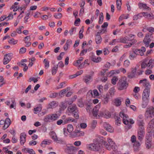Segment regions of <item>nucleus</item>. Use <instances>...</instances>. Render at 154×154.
Instances as JSON below:
<instances>
[{"instance_id": "obj_1", "label": "nucleus", "mask_w": 154, "mask_h": 154, "mask_svg": "<svg viewBox=\"0 0 154 154\" xmlns=\"http://www.w3.org/2000/svg\"><path fill=\"white\" fill-rule=\"evenodd\" d=\"M139 83L145 88L142 94V106L143 108H145L148 102V97L149 95L150 85L149 81L146 79L140 80Z\"/></svg>"}, {"instance_id": "obj_2", "label": "nucleus", "mask_w": 154, "mask_h": 154, "mask_svg": "<svg viewBox=\"0 0 154 154\" xmlns=\"http://www.w3.org/2000/svg\"><path fill=\"white\" fill-rule=\"evenodd\" d=\"M86 147L89 150L95 151H100L102 148V144L97 139L94 140L93 143L87 144Z\"/></svg>"}, {"instance_id": "obj_3", "label": "nucleus", "mask_w": 154, "mask_h": 154, "mask_svg": "<svg viewBox=\"0 0 154 154\" xmlns=\"http://www.w3.org/2000/svg\"><path fill=\"white\" fill-rule=\"evenodd\" d=\"M145 123H143V121L138 120L137 125L138 126L137 129V137L138 139L142 140L145 134Z\"/></svg>"}, {"instance_id": "obj_4", "label": "nucleus", "mask_w": 154, "mask_h": 154, "mask_svg": "<svg viewBox=\"0 0 154 154\" xmlns=\"http://www.w3.org/2000/svg\"><path fill=\"white\" fill-rule=\"evenodd\" d=\"M119 116L122 119L123 123L125 125H128V128H131V125L134 123V121L132 119H129L128 116L122 112H120Z\"/></svg>"}, {"instance_id": "obj_5", "label": "nucleus", "mask_w": 154, "mask_h": 154, "mask_svg": "<svg viewBox=\"0 0 154 154\" xmlns=\"http://www.w3.org/2000/svg\"><path fill=\"white\" fill-rule=\"evenodd\" d=\"M146 51V49L144 47H142L140 49H136L133 52H130L129 58L131 60H133L136 57L137 55L142 56Z\"/></svg>"}, {"instance_id": "obj_6", "label": "nucleus", "mask_w": 154, "mask_h": 154, "mask_svg": "<svg viewBox=\"0 0 154 154\" xmlns=\"http://www.w3.org/2000/svg\"><path fill=\"white\" fill-rule=\"evenodd\" d=\"M108 143L106 141H104L103 143L106 149L109 150L112 149L114 152H116L117 150V147L115 143L112 140V139L108 138L107 139Z\"/></svg>"}, {"instance_id": "obj_7", "label": "nucleus", "mask_w": 154, "mask_h": 154, "mask_svg": "<svg viewBox=\"0 0 154 154\" xmlns=\"http://www.w3.org/2000/svg\"><path fill=\"white\" fill-rule=\"evenodd\" d=\"M125 77H122L119 79L117 84L118 89L122 90L125 89L128 86V83Z\"/></svg>"}, {"instance_id": "obj_8", "label": "nucleus", "mask_w": 154, "mask_h": 154, "mask_svg": "<svg viewBox=\"0 0 154 154\" xmlns=\"http://www.w3.org/2000/svg\"><path fill=\"white\" fill-rule=\"evenodd\" d=\"M144 116L147 119L154 117V107L152 106L147 107Z\"/></svg>"}, {"instance_id": "obj_9", "label": "nucleus", "mask_w": 154, "mask_h": 154, "mask_svg": "<svg viewBox=\"0 0 154 154\" xmlns=\"http://www.w3.org/2000/svg\"><path fill=\"white\" fill-rule=\"evenodd\" d=\"M152 134L151 132H148L146 135L145 145L147 149L151 148L152 145Z\"/></svg>"}, {"instance_id": "obj_10", "label": "nucleus", "mask_w": 154, "mask_h": 154, "mask_svg": "<svg viewBox=\"0 0 154 154\" xmlns=\"http://www.w3.org/2000/svg\"><path fill=\"white\" fill-rule=\"evenodd\" d=\"M11 124V120L10 119L7 118L5 121L2 120L0 121V125H4L3 126V129L5 130Z\"/></svg>"}, {"instance_id": "obj_11", "label": "nucleus", "mask_w": 154, "mask_h": 154, "mask_svg": "<svg viewBox=\"0 0 154 154\" xmlns=\"http://www.w3.org/2000/svg\"><path fill=\"white\" fill-rule=\"evenodd\" d=\"M13 56L12 53H9L5 55L3 59V64L5 65L8 64L11 60Z\"/></svg>"}, {"instance_id": "obj_12", "label": "nucleus", "mask_w": 154, "mask_h": 154, "mask_svg": "<svg viewBox=\"0 0 154 154\" xmlns=\"http://www.w3.org/2000/svg\"><path fill=\"white\" fill-rule=\"evenodd\" d=\"M147 66L150 69L152 68L153 66V65L151 62L150 60H149V62L147 63L146 60L143 61L141 63V68L143 69L146 68Z\"/></svg>"}, {"instance_id": "obj_13", "label": "nucleus", "mask_w": 154, "mask_h": 154, "mask_svg": "<svg viewBox=\"0 0 154 154\" xmlns=\"http://www.w3.org/2000/svg\"><path fill=\"white\" fill-rule=\"evenodd\" d=\"M26 134L25 133H21L20 136V143L21 145H23L26 141Z\"/></svg>"}, {"instance_id": "obj_14", "label": "nucleus", "mask_w": 154, "mask_h": 154, "mask_svg": "<svg viewBox=\"0 0 154 154\" xmlns=\"http://www.w3.org/2000/svg\"><path fill=\"white\" fill-rule=\"evenodd\" d=\"M88 94L89 96L93 97H96L99 95V93L96 89H94L93 91L90 90L88 92Z\"/></svg>"}, {"instance_id": "obj_15", "label": "nucleus", "mask_w": 154, "mask_h": 154, "mask_svg": "<svg viewBox=\"0 0 154 154\" xmlns=\"http://www.w3.org/2000/svg\"><path fill=\"white\" fill-rule=\"evenodd\" d=\"M100 32H98L95 34V41L96 43L97 44H99L101 43L102 41V38L100 36Z\"/></svg>"}, {"instance_id": "obj_16", "label": "nucleus", "mask_w": 154, "mask_h": 154, "mask_svg": "<svg viewBox=\"0 0 154 154\" xmlns=\"http://www.w3.org/2000/svg\"><path fill=\"white\" fill-rule=\"evenodd\" d=\"M150 37L149 35L147 34L145 36L143 40V42L146 47L149 46V44L151 41Z\"/></svg>"}, {"instance_id": "obj_17", "label": "nucleus", "mask_w": 154, "mask_h": 154, "mask_svg": "<svg viewBox=\"0 0 154 154\" xmlns=\"http://www.w3.org/2000/svg\"><path fill=\"white\" fill-rule=\"evenodd\" d=\"M123 99L120 97L115 98L114 101V105L116 106H120L122 104V101Z\"/></svg>"}, {"instance_id": "obj_18", "label": "nucleus", "mask_w": 154, "mask_h": 154, "mask_svg": "<svg viewBox=\"0 0 154 154\" xmlns=\"http://www.w3.org/2000/svg\"><path fill=\"white\" fill-rule=\"evenodd\" d=\"M76 149V148L72 144H69L66 145V147L65 149V151L68 152H71Z\"/></svg>"}, {"instance_id": "obj_19", "label": "nucleus", "mask_w": 154, "mask_h": 154, "mask_svg": "<svg viewBox=\"0 0 154 154\" xmlns=\"http://www.w3.org/2000/svg\"><path fill=\"white\" fill-rule=\"evenodd\" d=\"M143 16L149 20L154 19V15L152 13L148 14L147 12H143Z\"/></svg>"}, {"instance_id": "obj_20", "label": "nucleus", "mask_w": 154, "mask_h": 154, "mask_svg": "<svg viewBox=\"0 0 154 154\" xmlns=\"http://www.w3.org/2000/svg\"><path fill=\"white\" fill-rule=\"evenodd\" d=\"M131 39L129 38L128 37L126 36L120 38L118 39V42H121L123 43H126V41H131Z\"/></svg>"}, {"instance_id": "obj_21", "label": "nucleus", "mask_w": 154, "mask_h": 154, "mask_svg": "<svg viewBox=\"0 0 154 154\" xmlns=\"http://www.w3.org/2000/svg\"><path fill=\"white\" fill-rule=\"evenodd\" d=\"M30 37L29 36H26L24 38L23 40L26 44V47H29L31 45V43L30 42Z\"/></svg>"}, {"instance_id": "obj_22", "label": "nucleus", "mask_w": 154, "mask_h": 154, "mask_svg": "<svg viewBox=\"0 0 154 154\" xmlns=\"http://www.w3.org/2000/svg\"><path fill=\"white\" fill-rule=\"evenodd\" d=\"M104 127L106 130L110 132H112L113 131V129L112 127L108 123L106 122L104 123Z\"/></svg>"}, {"instance_id": "obj_23", "label": "nucleus", "mask_w": 154, "mask_h": 154, "mask_svg": "<svg viewBox=\"0 0 154 154\" xmlns=\"http://www.w3.org/2000/svg\"><path fill=\"white\" fill-rule=\"evenodd\" d=\"M77 121L76 120H75L74 119L70 118L68 117L66 118L64 120V124H66L71 122H74L75 123H77Z\"/></svg>"}, {"instance_id": "obj_24", "label": "nucleus", "mask_w": 154, "mask_h": 154, "mask_svg": "<svg viewBox=\"0 0 154 154\" xmlns=\"http://www.w3.org/2000/svg\"><path fill=\"white\" fill-rule=\"evenodd\" d=\"M138 6L140 8L143 9L149 10L150 8L146 5V4H143L142 3H138Z\"/></svg>"}, {"instance_id": "obj_25", "label": "nucleus", "mask_w": 154, "mask_h": 154, "mask_svg": "<svg viewBox=\"0 0 154 154\" xmlns=\"http://www.w3.org/2000/svg\"><path fill=\"white\" fill-rule=\"evenodd\" d=\"M23 152H28L29 154H35V152L32 149L28 148H25L22 149Z\"/></svg>"}, {"instance_id": "obj_26", "label": "nucleus", "mask_w": 154, "mask_h": 154, "mask_svg": "<svg viewBox=\"0 0 154 154\" xmlns=\"http://www.w3.org/2000/svg\"><path fill=\"white\" fill-rule=\"evenodd\" d=\"M58 105L57 103L55 101H52L48 105L49 108L53 109L56 107Z\"/></svg>"}, {"instance_id": "obj_27", "label": "nucleus", "mask_w": 154, "mask_h": 154, "mask_svg": "<svg viewBox=\"0 0 154 154\" xmlns=\"http://www.w3.org/2000/svg\"><path fill=\"white\" fill-rule=\"evenodd\" d=\"M68 110L72 113L77 110V107L75 104H73L71 106H70L68 108Z\"/></svg>"}, {"instance_id": "obj_28", "label": "nucleus", "mask_w": 154, "mask_h": 154, "mask_svg": "<svg viewBox=\"0 0 154 154\" xmlns=\"http://www.w3.org/2000/svg\"><path fill=\"white\" fill-rule=\"evenodd\" d=\"M154 125V119H153L151 120L149 122L148 125V128H150V130H149V132H150L151 133H152V130H153V126Z\"/></svg>"}, {"instance_id": "obj_29", "label": "nucleus", "mask_w": 154, "mask_h": 154, "mask_svg": "<svg viewBox=\"0 0 154 154\" xmlns=\"http://www.w3.org/2000/svg\"><path fill=\"white\" fill-rule=\"evenodd\" d=\"M91 60L94 62L98 63L101 61V58L100 57H96L95 56H92L91 57Z\"/></svg>"}, {"instance_id": "obj_30", "label": "nucleus", "mask_w": 154, "mask_h": 154, "mask_svg": "<svg viewBox=\"0 0 154 154\" xmlns=\"http://www.w3.org/2000/svg\"><path fill=\"white\" fill-rule=\"evenodd\" d=\"M102 98V101L103 103L104 104H107L109 101V96L107 95H104Z\"/></svg>"}, {"instance_id": "obj_31", "label": "nucleus", "mask_w": 154, "mask_h": 154, "mask_svg": "<svg viewBox=\"0 0 154 154\" xmlns=\"http://www.w3.org/2000/svg\"><path fill=\"white\" fill-rule=\"evenodd\" d=\"M84 80L86 83L88 84L92 81V78L90 75H88L85 77Z\"/></svg>"}, {"instance_id": "obj_32", "label": "nucleus", "mask_w": 154, "mask_h": 154, "mask_svg": "<svg viewBox=\"0 0 154 154\" xmlns=\"http://www.w3.org/2000/svg\"><path fill=\"white\" fill-rule=\"evenodd\" d=\"M67 106V104L66 102H62L60 105V109L61 111H62L64 110L65 109H66V108Z\"/></svg>"}, {"instance_id": "obj_33", "label": "nucleus", "mask_w": 154, "mask_h": 154, "mask_svg": "<svg viewBox=\"0 0 154 154\" xmlns=\"http://www.w3.org/2000/svg\"><path fill=\"white\" fill-rule=\"evenodd\" d=\"M51 116V122H53L57 120L58 118V114H50Z\"/></svg>"}, {"instance_id": "obj_34", "label": "nucleus", "mask_w": 154, "mask_h": 154, "mask_svg": "<svg viewBox=\"0 0 154 154\" xmlns=\"http://www.w3.org/2000/svg\"><path fill=\"white\" fill-rule=\"evenodd\" d=\"M44 121L45 122H51V119L50 115H48L45 116L44 118Z\"/></svg>"}, {"instance_id": "obj_35", "label": "nucleus", "mask_w": 154, "mask_h": 154, "mask_svg": "<svg viewBox=\"0 0 154 154\" xmlns=\"http://www.w3.org/2000/svg\"><path fill=\"white\" fill-rule=\"evenodd\" d=\"M133 143H134L133 148H134V149L135 150H137L140 146V144L139 142L137 141Z\"/></svg>"}, {"instance_id": "obj_36", "label": "nucleus", "mask_w": 154, "mask_h": 154, "mask_svg": "<svg viewBox=\"0 0 154 154\" xmlns=\"http://www.w3.org/2000/svg\"><path fill=\"white\" fill-rule=\"evenodd\" d=\"M143 16V13L135 14L133 17V20H137Z\"/></svg>"}, {"instance_id": "obj_37", "label": "nucleus", "mask_w": 154, "mask_h": 154, "mask_svg": "<svg viewBox=\"0 0 154 154\" xmlns=\"http://www.w3.org/2000/svg\"><path fill=\"white\" fill-rule=\"evenodd\" d=\"M44 63L45 67L46 69H48L49 67V61L47 59H45L43 60Z\"/></svg>"}, {"instance_id": "obj_38", "label": "nucleus", "mask_w": 154, "mask_h": 154, "mask_svg": "<svg viewBox=\"0 0 154 154\" xmlns=\"http://www.w3.org/2000/svg\"><path fill=\"white\" fill-rule=\"evenodd\" d=\"M50 144V142L46 140H44L41 143L40 145L42 147H45L46 145H49Z\"/></svg>"}, {"instance_id": "obj_39", "label": "nucleus", "mask_w": 154, "mask_h": 154, "mask_svg": "<svg viewBox=\"0 0 154 154\" xmlns=\"http://www.w3.org/2000/svg\"><path fill=\"white\" fill-rule=\"evenodd\" d=\"M97 125V121L96 120H93L91 124V128L92 129H94Z\"/></svg>"}, {"instance_id": "obj_40", "label": "nucleus", "mask_w": 154, "mask_h": 154, "mask_svg": "<svg viewBox=\"0 0 154 154\" xmlns=\"http://www.w3.org/2000/svg\"><path fill=\"white\" fill-rule=\"evenodd\" d=\"M85 64H87L88 65H89V63H88V60H85L83 63H82L81 64L79 65V68H82L84 67Z\"/></svg>"}, {"instance_id": "obj_41", "label": "nucleus", "mask_w": 154, "mask_h": 154, "mask_svg": "<svg viewBox=\"0 0 154 154\" xmlns=\"http://www.w3.org/2000/svg\"><path fill=\"white\" fill-rule=\"evenodd\" d=\"M11 102L12 103L10 106V109L14 108V109H15L16 107V103L15 101V100L14 99L12 100H11Z\"/></svg>"}, {"instance_id": "obj_42", "label": "nucleus", "mask_w": 154, "mask_h": 154, "mask_svg": "<svg viewBox=\"0 0 154 154\" xmlns=\"http://www.w3.org/2000/svg\"><path fill=\"white\" fill-rule=\"evenodd\" d=\"M103 20V13L101 12L99 15V20L98 23L99 24H101L102 23Z\"/></svg>"}, {"instance_id": "obj_43", "label": "nucleus", "mask_w": 154, "mask_h": 154, "mask_svg": "<svg viewBox=\"0 0 154 154\" xmlns=\"http://www.w3.org/2000/svg\"><path fill=\"white\" fill-rule=\"evenodd\" d=\"M73 130V127L72 125L69 124L67 127V130L69 133H71Z\"/></svg>"}, {"instance_id": "obj_44", "label": "nucleus", "mask_w": 154, "mask_h": 154, "mask_svg": "<svg viewBox=\"0 0 154 154\" xmlns=\"http://www.w3.org/2000/svg\"><path fill=\"white\" fill-rule=\"evenodd\" d=\"M132 41H133V43H129L128 44H126V45H125L124 46V47L125 48H129L131 47L133 44L134 43H135L137 42V40L135 39H133Z\"/></svg>"}, {"instance_id": "obj_45", "label": "nucleus", "mask_w": 154, "mask_h": 154, "mask_svg": "<svg viewBox=\"0 0 154 154\" xmlns=\"http://www.w3.org/2000/svg\"><path fill=\"white\" fill-rule=\"evenodd\" d=\"M122 5L121 0H117L116 5L117 8L118 10H120Z\"/></svg>"}, {"instance_id": "obj_46", "label": "nucleus", "mask_w": 154, "mask_h": 154, "mask_svg": "<svg viewBox=\"0 0 154 154\" xmlns=\"http://www.w3.org/2000/svg\"><path fill=\"white\" fill-rule=\"evenodd\" d=\"M129 15L127 14L126 15L123 14L121 15L119 18V21H121L123 19H127L128 18Z\"/></svg>"}, {"instance_id": "obj_47", "label": "nucleus", "mask_w": 154, "mask_h": 154, "mask_svg": "<svg viewBox=\"0 0 154 154\" xmlns=\"http://www.w3.org/2000/svg\"><path fill=\"white\" fill-rule=\"evenodd\" d=\"M41 110V106H37V107L34 108V113L35 114H37L38 112H40Z\"/></svg>"}, {"instance_id": "obj_48", "label": "nucleus", "mask_w": 154, "mask_h": 154, "mask_svg": "<svg viewBox=\"0 0 154 154\" xmlns=\"http://www.w3.org/2000/svg\"><path fill=\"white\" fill-rule=\"evenodd\" d=\"M76 28L75 27H72L71 29L69 31V34L70 35H72L76 32Z\"/></svg>"}, {"instance_id": "obj_49", "label": "nucleus", "mask_w": 154, "mask_h": 154, "mask_svg": "<svg viewBox=\"0 0 154 154\" xmlns=\"http://www.w3.org/2000/svg\"><path fill=\"white\" fill-rule=\"evenodd\" d=\"M17 40H15L13 38H12L8 41V42L10 44L15 45L17 43Z\"/></svg>"}, {"instance_id": "obj_50", "label": "nucleus", "mask_w": 154, "mask_h": 154, "mask_svg": "<svg viewBox=\"0 0 154 154\" xmlns=\"http://www.w3.org/2000/svg\"><path fill=\"white\" fill-rule=\"evenodd\" d=\"M118 79L117 77H113L111 80L112 83L113 85H115L116 84V82L118 80Z\"/></svg>"}, {"instance_id": "obj_51", "label": "nucleus", "mask_w": 154, "mask_h": 154, "mask_svg": "<svg viewBox=\"0 0 154 154\" xmlns=\"http://www.w3.org/2000/svg\"><path fill=\"white\" fill-rule=\"evenodd\" d=\"M76 136H82L84 135V132L80 131H77L76 132Z\"/></svg>"}, {"instance_id": "obj_52", "label": "nucleus", "mask_w": 154, "mask_h": 154, "mask_svg": "<svg viewBox=\"0 0 154 154\" xmlns=\"http://www.w3.org/2000/svg\"><path fill=\"white\" fill-rule=\"evenodd\" d=\"M81 64V61H79V60H76L75 62H74L73 63V65L74 66H78L79 67V65Z\"/></svg>"}, {"instance_id": "obj_53", "label": "nucleus", "mask_w": 154, "mask_h": 154, "mask_svg": "<svg viewBox=\"0 0 154 154\" xmlns=\"http://www.w3.org/2000/svg\"><path fill=\"white\" fill-rule=\"evenodd\" d=\"M98 111V109H93L92 113L93 116L95 117H97Z\"/></svg>"}, {"instance_id": "obj_54", "label": "nucleus", "mask_w": 154, "mask_h": 154, "mask_svg": "<svg viewBox=\"0 0 154 154\" xmlns=\"http://www.w3.org/2000/svg\"><path fill=\"white\" fill-rule=\"evenodd\" d=\"M130 62L128 60H125L124 62V65L126 67H128L130 65Z\"/></svg>"}, {"instance_id": "obj_55", "label": "nucleus", "mask_w": 154, "mask_h": 154, "mask_svg": "<svg viewBox=\"0 0 154 154\" xmlns=\"http://www.w3.org/2000/svg\"><path fill=\"white\" fill-rule=\"evenodd\" d=\"M57 66H54L53 67L52 70V75H54L57 72Z\"/></svg>"}, {"instance_id": "obj_56", "label": "nucleus", "mask_w": 154, "mask_h": 154, "mask_svg": "<svg viewBox=\"0 0 154 154\" xmlns=\"http://www.w3.org/2000/svg\"><path fill=\"white\" fill-rule=\"evenodd\" d=\"M138 120L140 121H143V123H144V122L143 119V116L142 115H140L138 116V118H137V122H138Z\"/></svg>"}, {"instance_id": "obj_57", "label": "nucleus", "mask_w": 154, "mask_h": 154, "mask_svg": "<svg viewBox=\"0 0 154 154\" xmlns=\"http://www.w3.org/2000/svg\"><path fill=\"white\" fill-rule=\"evenodd\" d=\"M115 92V89L114 88H111L109 90V93L111 96L114 95Z\"/></svg>"}, {"instance_id": "obj_58", "label": "nucleus", "mask_w": 154, "mask_h": 154, "mask_svg": "<svg viewBox=\"0 0 154 154\" xmlns=\"http://www.w3.org/2000/svg\"><path fill=\"white\" fill-rule=\"evenodd\" d=\"M152 68L147 69L145 71V73L146 75H149L152 73V71L151 69Z\"/></svg>"}, {"instance_id": "obj_59", "label": "nucleus", "mask_w": 154, "mask_h": 154, "mask_svg": "<svg viewBox=\"0 0 154 154\" xmlns=\"http://www.w3.org/2000/svg\"><path fill=\"white\" fill-rule=\"evenodd\" d=\"M147 30L152 34L154 33V28L152 27L148 26Z\"/></svg>"}, {"instance_id": "obj_60", "label": "nucleus", "mask_w": 154, "mask_h": 154, "mask_svg": "<svg viewBox=\"0 0 154 154\" xmlns=\"http://www.w3.org/2000/svg\"><path fill=\"white\" fill-rule=\"evenodd\" d=\"M37 142L36 141L32 140L30 141L29 142V144L30 146H34L36 144Z\"/></svg>"}, {"instance_id": "obj_61", "label": "nucleus", "mask_w": 154, "mask_h": 154, "mask_svg": "<svg viewBox=\"0 0 154 154\" xmlns=\"http://www.w3.org/2000/svg\"><path fill=\"white\" fill-rule=\"evenodd\" d=\"M91 109H92L91 108V104H88L86 108V109L87 111L89 112H90Z\"/></svg>"}, {"instance_id": "obj_62", "label": "nucleus", "mask_w": 154, "mask_h": 154, "mask_svg": "<svg viewBox=\"0 0 154 154\" xmlns=\"http://www.w3.org/2000/svg\"><path fill=\"white\" fill-rule=\"evenodd\" d=\"M72 113L73 114L74 117L76 119H77L79 118V116L77 112V110L75 111Z\"/></svg>"}, {"instance_id": "obj_63", "label": "nucleus", "mask_w": 154, "mask_h": 154, "mask_svg": "<svg viewBox=\"0 0 154 154\" xmlns=\"http://www.w3.org/2000/svg\"><path fill=\"white\" fill-rule=\"evenodd\" d=\"M54 16L56 19H59L61 18L62 15L61 13H58L57 14L55 15Z\"/></svg>"}, {"instance_id": "obj_64", "label": "nucleus", "mask_w": 154, "mask_h": 154, "mask_svg": "<svg viewBox=\"0 0 154 154\" xmlns=\"http://www.w3.org/2000/svg\"><path fill=\"white\" fill-rule=\"evenodd\" d=\"M26 51V49L24 47L21 48L20 50V54H23L25 53Z\"/></svg>"}]
</instances>
